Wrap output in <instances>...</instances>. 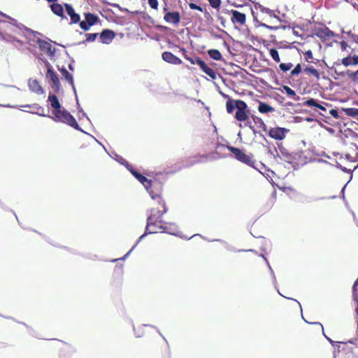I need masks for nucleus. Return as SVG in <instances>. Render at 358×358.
Masks as SVG:
<instances>
[{
    "label": "nucleus",
    "instance_id": "nucleus-5",
    "mask_svg": "<svg viewBox=\"0 0 358 358\" xmlns=\"http://www.w3.org/2000/svg\"><path fill=\"white\" fill-rule=\"evenodd\" d=\"M137 180L143 185L146 189L149 192L152 199L161 197L162 191V185L157 180H148L146 177L141 175L138 176Z\"/></svg>",
    "mask_w": 358,
    "mask_h": 358
},
{
    "label": "nucleus",
    "instance_id": "nucleus-35",
    "mask_svg": "<svg viewBox=\"0 0 358 358\" xmlns=\"http://www.w3.org/2000/svg\"><path fill=\"white\" fill-rule=\"evenodd\" d=\"M293 66L292 63L287 62V63H281L279 66L280 69L282 72H286L292 69Z\"/></svg>",
    "mask_w": 358,
    "mask_h": 358
},
{
    "label": "nucleus",
    "instance_id": "nucleus-2",
    "mask_svg": "<svg viewBox=\"0 0 358 358\" xmlns=\"http://www.w3.org/2000/svg\"><path fill=\"white\" fill-rule=\"evenodd\" d=\"M227 98L226 101V110L227 113L232 114L236 110L235 118L239 122H245L250 118L248 114V106L245 101L241 99H233L228 95H224Z\"/></svg>",
    "mask_w": 358,
    "mask_h": 358
},
{
    "label": "nucleus",
    "instance_id": "nucleus-14",
    "mask_svg": "<svg viewBox=\"0 0 358 358\" xmlns=\"http://www.w3.org/2000/svg\"><path fill=\"white\" fill-rule=\"evenodd\" d=\"M99 35L103 44H110L115 37V31L110 29H103Z\"/></svg>",
    "mask_w": 358,
    "mask_h": 358
},
{
    "label": "nucleus",
    "instance_id": "nucleus-20",
    "mask_svg": "<svg viewBox=\"0 0 358 358\" xmlns=\"http://www.w3.org/2000/svg\"><path fill=\"white\" fill-rule=\"evenodd\" d=\"M29 88L31 91L40 94L43 93V90L38 81L36 80H29L28 82Z\"/></svg>",
    "mask_w": 358,
    "mask_h": 358
},
{
    "label": "nucleus",
    "instance_id": "nucleus-42",
    "mask_svg": "<svg viewBox=\"0 0 358 358\" xmlns=\"http://www.w3.org/2000/svg\"><path fill=\"white\" fill-rule=\"evenodd\" d=\"M352 297L354 300H358V289L357 286H352Z\"/></svg>",
    "mask_w": 358,
    "mask_h": 358
},
{
    "label": "nucleus",
    "instance_id": "nucleus-26",
    "mask_svg": "<svg viewBox=\"0 0 358 358\" xmlns=\"http://www.w3.org/2000/svg\"><path fill=\"white\" fill-rule=\"evenodd\" d=\"M282 89L286 94L291 98H293L295 101H299L300 96L296 94V92L292 90L289 87L282 86Z\"/></svg>",
    "mask_w": 358,
    "mask_h": 358
},
{
    "label": "nucleus",
    "instance_id": "nucleus-48",
    "mask_svg": "<svg viewBox=\"0 0 358 358\" xmlns=\"http://www.w3.org/2000/svg\"><path fill=\"white\" fill-rule=\"evenodd\" d=\"M357 341H358V338L357 337L356 338L351 339V340L348 341V343H350V344L356 345Z\"/></svg>",
    "mask_w": 358,
    "mask_h": 358
},
{
    "label": "nucleus",
    "instance_id": "nucleus-56",
    "mask_svg": "<svg viewBox=\"0 0 358 358\" xmlns=\"http://www.w3.org/2000/svg\"><path fill=\"white\" fill-rule=\"evenodd\" d=\"M48 2H56L57 0H46Z\"/></svg>",
    "mask_w": 358,
    "mask_h": 358
},
{
    "label": "nucleus",
    "instance_id": "nucleus-25",
    "mask_svg": "<svg viewBox=\"0 0 358 358\" xmlns=\"http://www.w3.org/2000/svg\"><path fill=\"white\" fill-rule=\"evenodd\" d=\"M59 71L65 80L73 87V79L72 75L65 68L59 69Z\"/></svg>",
    "mask_w": 358,
    "mask_h": 358
},
{
    "label": "nucleus",
    "instance_id": "nucleus-44",
    "mask_svg": "<svg viewBox=\"0 0 358 358\" xmlns=\"http://www.w3.org/2000/svg\"><path fill=\"white\" fill-rule=\"evenodd\" d=\"M189 6L190 8L194 9V10H198L199 12H202V10H203V8H202L201 6H200L199 5H196V4L194 3H190L189 4Z\"/></svg>",
    "mask_w": 358,
    "mask_h": 358
},
{
    "label": "nucleus",
    "instance_id": "nucleus-24",
    "mask_svg": "<svg viewBox=\"0 0 358 358\" xmlns=\"http://www.w3.org/2000/svg\"><path fill=\"white\" fill-rule=\"evenodd\" d=\"M52 12L55 13L56 15L59 17H63V7L60 3H53L50 6Z\"/></svg>",
    "mask_w": 358,
    "mask_h": 358
},
{
    "label": "nucleus",
    "instance_id": "nucleus-33",
    "mask_svg": "<svg viewBox=\"0 0 358 358\" xmlns=\"http://www.w3.org/2000/svg\"><path fill=\"white\" fill-rule=\"evenodd\" d=\"M302 71V67L300 64H296L294 68L291 70L289 76L291 78L298 76Z\"/></svg>",
    "mask_w": 358,
    "mask_h": 358
},
{
    "label": "nucleus",
    "instance_id": "nucleus-41",
    "mask_svg": "<svg viewBox=\"0 0 358 358\" xmlns=\"http://www.w3.org/2000/svg\"><path fill=\"white\" fill-rule=\"evenodd\" d=\"M340 45L342 50H346L348 48H351V45H348L346 41H341L340 42Z\"/></svg>",
    "mask_w": 358,
    "mask_h": 358
},
{
    "label": "nucleus",
    "instance_id": "nucleus-12",
    "mask_svg": "<svg viewBox=\"0 0 358 358\" xmlns=\"http://www.w3.org/2000/svg\"><path fill=\"white\" fill-rule=\"evenodd\" d=\"M164 20L178 26L181 21V15L179 11H168L164 16Z\"/></svg>",
    "mask_w": 358,
    "mask_h": 358
},
{
    "label": "nucleus",
    "instance_id": "nucleus-38",
    "mask_svg": "<svg viewBox=\"0 0 358 358\" xmlns=\"http://www.w3.org/2000/svg\"><path fill=\"white\" fill-rule=\"evenodd\" d=\"M210 6L215 8H219L220 6V0H208Z\"/></svg>",
    "mask_w": 358,
    "mask_h": 358
},
{
    "label": "nucleus",
    "instance_id": "nucleus-47",
    "mask_svg": "<svg viewBox=\"0 0 358 358\" xmlns=\"http://www.w3.org/2000/svg\"><path fill=\"white\" fill-rule=\"evenodd\" d=\"M247 253H252L254 254L255 255H258V256H261L264 259H266V258L264 257V256L263 255H258V253L256 252V251H254L252 250H247L246 251Z\"/></svg>",
    "mask_w": 358,
    "mask_h": 358
},
{
    "label": "nucleus",
    "instance_id": "nucleus-43",
    "mask_svg": "<svg viewBox=\"0 0 358 358\" xmlns=\"http://www.w3.org/2000/svg\"><path fill=\"white\" fill-rule=\"evenodd\" d=\"M148 3L150 6L154 9H157L158 8V1L157 0H148Z\"/></svg>",
    "mask_w": 358,
    "mask_h": 358
},
{
    "label": "nucleus",
    "instance_id": "nucleus-30",
    "mask_svg": "<svg viewBox=\"0 0 358 358\" xmlns=\"http://www.w3.org/2000/svg\"><path fill=\"white\" fill-rule=\"evenodd\" d=\"M344 113L349 117H358V108H345Z\"/></svg>",
    "mask_w": 358,
    "mask_h": 358
},
{
    "label": "nucleus",
    "instance_id": "nucleus-58",
    "mask_svg": "<svg viewBox=\"0 0 358 358\" xmlns=\"http://www.w3.org/2000/svg\"><path fill=\"white\" fill-rule=\"evenodd\" d=\"M357 328H358V322H357Z\"/></svg>",
    "mask_w": 358,
    "mask_h": 358
},
{
    "label": "nucleus",
    "instance_id": "nucleus-13",
    "mask_svg": "<svg viewBox=\"0 0 358 358\" xmlns=\"http://www.w3.org/2000/svg\"><path fill=\"white\" fill-rule=\"evenodd\" d=\"M315 35L322 39H329L334 36V32L327 27H318L315 30Z\"/></svg>",
    "mask_w": 358,
    "mask_h": 358
},
{
    "label": "nucleus",
    "instance_id": "nucleus-54",
    "mask_svg": "<svg viewBox=\"0 0 358 358\" xmlns=\"http://www.w3.org/2000/svg\"><path fill=\"white\" fill-rule=\"evenodd\" d=\"M163 10H164V12H168L167 10H168V7L167 6H165L164 8H163Z\"/></svg>",
    "mask_w": 358,
    "mask_h": 358
},
{
    "label": "nucleus",
    "instance_id": "nucleus-28",
    "mask_svg": "<svg viewBox=\"0 0 358 358\" xmlns=\"http://www.w3.org/2000/svg\"><path fill=\"white\" fill-rule=\"evenodd\" d=\"M279 151L280 154H278V155L280 156V155L285 161L289 162L291 159H292V155L289 153V152L283 147H280Z\"/></svg>",
    "mask_w": 358,
    "mask_h": 358
},
{
    "label": "nucleus",
    "instance_id": "nucleus-6",
    "mask_svg": "<svg viewBox=\"0 0 358 358\" xmlns=\"http://www.w3.org/2000/svg\"><path fill=\"white\" fill-rule=\"evenodd\" d=\"M184 57L186 60L189 61L192 64H197L200 69L206 73L213 80L216 79L217 73L216 71L208 66L203 60L198 57H189L187 55V50L184 48H181Z\"/></svg>",
    "mask_w": 358,
    "mask_h": 358
},
{
    "label": "nucleus",
    "instance_id": "nucleus-23",
    "mask_svg": "<svg viewBox=\"0 0 358 358\" xmlns=\"http://www.w3.org/2000/svg\"><path fill=\"white\" fill-rule=\"evenodd\" d=\"M275 109L273 106H270L269 104L264 103V102H260L258 106V111L260 113H272Z\"/></svg>",
    "mask_w": 358,
    "mask_h": 358
},
{
    "label": "nucleus",
    "instance_id": "nucleus-16",
    "mask_svg": "<svg viewBox=\"0 0 358 358\" xmlns=\"http://www.w3.org/2000/svg\"><path fill=\"white\" fill-rule=\"evenodd\" d=\"M66 12L67 15L70 17L71 23L76 24L78 23L80 20V17L77 13H76L73 7L69 3L64 4Z\"/></svg>",
    "mask_w": 358,
    "mask_h": 358
},
{
    "label": "nucleus",
    "instance_id": "nucleus-21",
    "mask_svg": "<svg viewBox=\"0 0 358 358\" xmlns=\"http://www.w3.org/2000/svg\"><path fill=\"white\" fill-rule=\"evenodd\" d=\"M341 64L345 66L357 65L358 64V55L351 56L349 55L341 60Z\"/></svg>",
    "mask_w": 358,
    "mask_h": 358
},
{
    "label": "nucleus",
    "instance_id": "nucleus-8",
    "mask_svg": "<svg viewBox=\"0 0 358 358\" xmlns=\"http://www.w3.org/2000/svg\"><path fill=\"white\" fill-rule=\"evenodd\" d=\"M227 149L234 155L236 159L250 166H253L255 162L252 155H248L242 150L232 146H227Z\"/></svg>",
    "mask_w": 358,
    "mask_h": 358
},
{
    "label": "nucleus",
    "instance_id": "nucleus-1",
    "mask_svg": "<svg viewBox=\"0 0 358 358\" xmlns=\"http://www.w3.org/2000/svg\"><path fill=\"white\" fill-rule=\"evenodd\" d=\"M156 201L157 206L152 207L150 215L147 220L145 233L140 236L142 238L147 234L162 233L164 222L162 216L167 213L165 201L161 197L154 199Z\"/></svg>",
    "mask_w": 358,
    "mask_h": 358
},
{
    "label": "nucleus",
    "instance_id": "nucleus-49",
    "mask_svg": "<svg viewBox=\"0 0 358 358\" xmlns=\"http://www.w3.org/2000/svg\"><path fill=\"white\" fill-rule=\"evenodd\" d=\"M352 41L355 43L356 44H358V36H352Z\"/></svg>",
    "mask_w": 358,
    "mask_h": 358
},
{
    "label": "nucleus",
    "instance_id": "nucleus-15",
    "mask_svg": "<svg viewBox=\"0 0 358 358\" xmlns=\"http://www.w3.org/2000/svg\"><path fill=\"white\" fill-rule=\"evenodd\" d=\"M38 42L39 48L42 52L48 55H55V49L52 48V45L50 43V42L41 39H39Z\"/></svg>",
    "mask_w": 358,
    "mask_h": 358
},
{
    "label": "nucleus",
    "instance_id": "nucleus-27",
    "mask_svg": "<svg viewBox=\"0 0 358 358\" xmlns=\"http://www.w3.org/2000/svg\"><path fill=\"white\" fill-rule=\"evenodd\" d=\"M304 71L308 74V75H312V76H314V77L317 79V80H319L320 79V73L319 71L315 69L314 66H306L305 69H304Z\"/></svg>",
    "mask_w": 358,
    "mask_h": 358
},
{
    "label": "nucleus",
    "instance_id": "nucleus-19",
    "mask_svg": "<svg viewBox=\"0 0 358 358\" xmlns=\"http://www.w3.org/2000/svg\"><path fill=\"white\" fill-rule=\"evenodd\" d=\"M303 106H307L309 107H315L317 108L321 111H326V108L320 104L317 100L313 98H310L309 99L301 103Z\"/></svg>",
    "mask_w": 358,
    "mask_h": 358
},
{
    "label": "nucleus",
    "instance_id": "nucleus-37",
    "mask_svg": "<svg viewBox=\"0 0 358 358\" xmlns=\"http://www.w3.org/2000/svg\"><path fill=\"white\" fill-rule=\"evenodd\" d=\"M315 324H317V325H319L321 329H322V334H324V336H325V338H327V340L333 345V346H335L336 344H338V343H342L341 342H335L334 341H332L331 338H329V337H327L326 335L324 334V328H323V326L321 323L320 322H315Z\"/></svg>",
    "mask_w": 358,
    "mask_h": 358
},
{
    "label": "nucleus",
    "instance_id": "nucleus-22",
    "mask_svg": "<svg viewBox=\"0 0 358 358\" xmlns=\"http://www.w3.org/2000/svg\"><path fill=\"white\" fill-rule=\"evenodd\" d=\"M48 101L50 103L51 106L54 108V110H59L62 108L59 99L56 94H50Z\"/></svg>",
    "mask_w": 358,
    "mask_h": 358
},
{
    "label": "nucleus",
    "instance_id": "nucleus-9",
    "mask_svg": "<svg viewBox=\"0 0 358 358\" xmlns=\"http://www.w3.org/2000/svg\"><path fill=\"white\" fill-rule=\"evenodd\" d=\"M46 66L48 68L46 78L52 82V87L55 89V92H58L59 91V87H61L58 76L57 73L52 69L50 63H47Z\"/></svg>",
    "mask_w": 358,
    "mask_h": 358
},
{
    "label": "nucleus",
    "instance_id": "nucleus-50",
    "mask_svg": "<svg viewBox=\"0 0 358 358\" xmlns=\"http://www.w3.org/2000/svg\"><path fill=\"white\" fill-rule=\"evenodd\" d=\"M218 20H219V21L220 22V23L223 25V27H224V18H223V17H222V16H218Z\"/></svg>",
    "mask_w": 358,
    "mask_h": 358
},
{
    "label": "nucleus",
    "instance_id": "nucleus-39",
    "mask_svg": "<svg viewBox=\"0 0 358 358\" xmlns=\"http://www.w3.org/2000/svg\"><path fill=\"white\" fill-rule=\"evenodd\" d=\"M305 59L308 62H312L313 59V52L311 50H308L305 52Z\"/></svg>",
    "mask_w": 358,
    "mask_h": 358
},
{
    "label": "nucleus",
    "instance_id": "nucleus-45",
    "mask_svg": "<svg viewBox=\"0 0 358 358\" xmlns=\"http://www.w3.org/2000/svg\"><path fill=\"white\" fill-rule=\"evenodd\" d=\"M329 114L336 119L339 118V115L337 109H330Z\"/></svg>",
    "mask_w": 358,
    "mask_h": 358
},
{
    "label": "nucleus",
    "instance_id": "nucleus-34",
    "mask_svg": "<svg viewBox=\"0 0 358 358\" xmlns=\"http://www.w3.org/2000/svg\"><path fill=\"white\" fill-rule=\"evenodd\" d=\"M345 74L348 76V78L351 80L356 82L357 80V76H358V69L355 71H351L350 70H347L345 71Z\"/></svg>",
    "mask_w": 358,
    "mask_h": 358
},
{
    "label": "nucleus",
    "instance_id": "nucleus-36",
    "mask_svg": "<svg viewBox=\"0 0 358 358\" xmlns=\"http://www.w3.org/2000/svg\"><path fill=\"white\" fill-rule=\"evenodd\" d=\"M86 39L85 42H92L94 41L96 37L99 36L98 33H88L85 34Z\"/></svg>",
    "mask_w": 358,
    "mask_h": 358
},
{
    "label": "nucleus",
    "instance_id": "nucleus-17",
    "mask_svg": "<svg viewBox=\"0 0 358 358\" xmlns=\"http://www.w3.org/2000/svg\"><path fill=\"white\" fill-rule=\"evenodd\" d=\"M162 58L166 62L175 65L181 64L182 63V61L179 57L170 52H164L162 54Z\"/></svg>",
    "mask_w": 358,
    "mask_h": 358
},
{
    "label": "nucleus",
    "instance_id": "nucleus-51",
    "mask_svg": "<svg viewBox=\"0 0 358 358\" xmlns=\"http://www.w3.org/2000/svg\"><path fill=\"white\" fill-rule=\"evenodd\" d=\"M356 302H357V307H356V313H357V315H358V299L357 300H355Z\"/></svg>",
    "mask_w": 358,
    "mask_h": 358
},
{
    "label": "nucleus",
    "instance_id": "nucleus-46",
    "mask_svg": "<svg viewBox=\"0 0 358 358\" xmlns=\"http://www.w3.org/2000/svg\"><path fill=\"white\" fill-rule=\"evenodd\" d=\"M130 171L136 179L138 178V176H139L141 174L139 172L134 170L133 169H130Z\"/></svg>",
    "mask_w": 358,
    "mask_h": 358
},
{
    "label": "nucleus",
    "instance_id": "nucleus-31",
    "mask_svg": "<svg viewBox=\"0 0 358 358\" xmlns=\"http://www.w3.org/2000/svg\"><path fill=\"white\" fill-rule=\"evenodd\" d=\"M252 118L253 122L256 124L259 125V127L260 128H262V129L264 131L266 130V125L265 124L264 121L260 117H256V116H252Z\"/></svg>",
    "mask_w": 358,
    "mask_h": 358
},
{
    "label": "nucleus",
    "instance_id": "nucleus-52",
    "mask_svg": "<svg viewBox=\"0 0 358 358\" xmlns=\"http://www.w3.org/2000/svg\"><path fill=\"white\" fill-rule=\"evenodd\" d=\"M158 28L161 29H167V27H164V26H159Z\"/></svg>",
    "mask_w": 358,
    "mask_h": 358
},
{
    "label": "nucleus",
    "instance_id": "nucleus-18",
    "mask_svg": "<svg viewBox=\"0 0 358 358\" xmlns=\"http://www.w3.org/2000/svg\"><path fill=\"white\" fill-rule=\"evenodd\" d=\"M162 232L168 233L173 235H177L179 232L178 226L173 223L164 222Z\"/></svg>",
    "mask_w": 358,
    "mask_h": 358
},
{
    "label": "nucleus",
    "instance_id": "nucleus-3",
    "mask_svg": "<svg viewBox=\"0 0 358 358\" xmlns=\"http://www.w3.org/2000/svg\"><path fill=\"white\" fill-rule=\"evenodd\" d=\"M256 11H252L251 10L252 15L254 21L259 23L260 26L266 27L268 29H272L273 27L267 25L265 22H268L267 17L270 19H277L279 18L275 15L273 10L264 8L262 6H259L258 8L255 7Z\"/></svg>",
    "mask_w": 358,
    "mask_h": 358
},
{
    "label": "nucleus",
    "instance_id": "nucleus-11",
    "mask_svg": "<svg viewBox=\"0 0 358 358\" xmlns=\"http://www.w3.org/2000/svg\"><path fill=\"white\" fill-rule=\"evenodd\" d=\"M289 131V129L283 127H272L268 131V136L276 140H282L287 133Z\"/></svg>",
    "mask_w": 358,
    "mask_h": 358
},
{
    "label": "nucleus",
    "instance_id": "nucleus-40",
    "mask_svg": "<svg viewBox=\"0 0 358 358\" xmlns=\"http://www.w3.org/2000/svg\"><path fill=\"white\" fill-rule=\"evenodd\" d=\"M244 1L245 0H228L229 2H231V3L236 7L241 6Z\"/></svg>",
    "mask_w": 358,
    "mask_h": 358
},
{
    "label": "nucleus",
    "instance_id": "nucleus-32",
    "mask_svg": "<svg viewBox=\"0 0 358 358\" xmlns=\"http://www.w3.org/2000/svg\"><path fill=\"white\" fill-rule=\"evenodd\" d=\"M269 53H270V55L272 57V59L275 62L278 63L280 62V55H279L278 50H276L275 48H272L269 50Z\"/></svg>",
    "mask_w": 358,
    "mask_h": 358
},
{
    "label": "nucleus",
    "instance_id": "nucleus-53",
    "mask_svg": "<svg viewBox=\"0 0 358 358\" xmlns=\"http://www.w3.org/2000/svg\"><path fill=\"white\" fill-rule=\"evenodd\" d=\"M353 285H355V286H358V278H357V280L355 281V282H354V284H353Z\"/></svg>",
    "mask_w": 358,
    "mask_h": 358
},
{
    "label": "nucleus",
    "instance_id": "nucleus-7",
    "mask_svg": "<svg viewBox=\"0 0 358 358\" xmlns=\"http://www.w3.org/2000/svg\"><path fill=\"white\" fill-rule=\"evenodd\" d=\"M222 12L231 17V22L236 27L245 25L247 17L244 13L234 9H222Z\"/></svg>",
    "mask_w": 358,
    "mask_h": 358
},
{
    "label": "nucleus",
    "instance_id": "nucleus-55",
    "mask_svg": "<svg viewBox=\"0 0 358 358\" xmlns=\"http://www.w3.org/2000/svg\"><path fill=\"white\" fill-rule=\"evenodd\" d=\"M243 258L244 259H248L250 258V257L248 256V255H246L243 256Z\"/></svg>",
    "mask_w": 358,
    "mask_h": 358
},
{
    "label": "nucleus",
    "instance_id": "nucleus-57",
    "mask_svg": "<svg viewBox=\"0 0 358 358\" xmlns=\"http://www.w3.org/2000/svg\"><path fill=\"white\" fill-rule=\"evenodd\" d=\"M69 69H73L72 66L71 64L69 65Z\"/></svg>",
    "mask_w": 358,
    "mask_h": 358
},
{
    "label": "nucleus",
    "instance_id": "nucleus-10",
    "mask_svg": "<svg viewBox=\"0 0 358 358\" xmlns=\"http://www.w3.org/2000/svg\"><path fill=\"white\" fill-rule=\"evenodd\" d=\"M85 20L80 22V27L84 31L90 30V27L99 21V17L92 13H85Z\"/></svg>",
    "mask_w": 358,
    "mask_h": 358
},
{
    "label": "nucleus",
    "instance_id": "nucleus-4",
    "mask_svg": "<svg viewBox=\"0 0 358 358\" xmlns=\"http://www.w3.org/2000/svg\"><path fill=\"white\" fill-rule=\"evenodd\" d=\"M52 120L57 122L66 124L73 129L82 131L76 119L66 109H59L52 110Z\"/></svg>",
    "mask_w": 358,
    "mask_h": 358
},
{
    "label": "nucleus",
    "instance_id": "nucleus-29",
    "mask_svg": "<svg viewBox=\"0 0 358 358\" xmlns=\"http://www.w3.org/2000/svg\"><path fill=\"white\" fill-rule=\"evenodd\" d=\"M208 54L210 57V58L215 60L220 61L222 59V55L217 50H210L208 51Z\"/></svg>",
    "mask_w": 358,
    "mask_h": 358
}]
</instances>
